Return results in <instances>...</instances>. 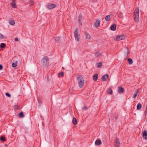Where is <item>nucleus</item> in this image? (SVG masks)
<instances>
[{
    "instance_id": "4be33fe9",
    "label": "nucleus",
    "mask_w": 147,
    "mask_h": 147,
    "mask_svg": "<svg viewBox=\"0 0 147 147\" xmlns=\"http://www.w3.org/2000/svg\"><path fill=\"white\" fill-rule=\"evenodd\" d=\"M19 117L20 118H22L24 117V115L22 112H20L19 115Z\"/></svg>"
},
{
    "instance_id": "6ab92c4d",
    "label": "nucleus",
    "mask_w": 147,
    "mask_h": 147,
    "mask_svg": "<svg viewBox=\"0 0 147 147\" xmlns=\"http://www.w3.org/2000/svg\"><path fill=\"white\" fill-rule=\"evenodd\" d=\"M105 20L107 21H109L110 20V15L107 16L105 17Z\"/></svg>"
},
{
    "instance_id": "7c9ffc66",
    "label": "nucleus",
    "mask_w": 147,
    "mask_h": 147,
    "mask_svg": "<svg viewBox=\"0 0 147 147\" xmlns=\"http://www.w3.org/2000/svg\"><path fill=\"white\" fill-rule=\"evenodd\" d=\"M82 15L81 14H80L78 18V21L79 23L81 22V20L82 19Z\"/></svg>"
},
{
    "instance_id": "b1692460",
    "label": "nucleus",
    "mask_w": 147,
    "mask_h": 147,
    "mask_svg": "<svg viewBox=\"0 0 147 147\" xmlns=\"http://www.w3.org/2000/svg\"><path fill=\"white\" fill-rule=\"evenodd\" d=\"M6 44L4 43H1L0 45V48L2 49L5 48Z\"/></svg>"
},
{
    "instance_id": "f257e3e1",
    "label": "nucleus",
    "mask_w": 147,
    "mask_h": 147,
    "mask_svg": "<svg viewBox=\"0 0 147 147\" xmlns=\"http://www.w3.org/2000/svg\"><path fill=\"white\" fill-rule=\"evenodd\" d=\"M77 79L78 82L79 87L82 88L84 85V80L83 77L80 75H78L77 77Z\"/></svg>"
},
{
    "instance_id": "39448f33",
    "label": "nucleus",
    "mask_w": 147,
    "mask_h": 147,
    "mask_svg": "<svg viewBox=\"0 0 147 147\" xmlns=\"http://www.w3.org/2000/svg\"><path fill=\"white\" fill-rule=\"evenodd\" d=\"M120 142L119 139L117 138L115 140V142L114 147H120Z\"/></svg>"
},
{
    "instance_id": "4468645a",
    "label": "nucleus",
    "mask_w": 147,
    "mask_h": 147,
    "mask_svg": "<svg viewBox=\"0 0 147 147\" xmlns=\"http://www.w3.org/2000/svg\"><path fill=\"white\" fill-rule=\"evenodd\" d=\"M102 143L101 141L100 140H96L95 142L96 145L98 146L100 145Z\"/></svg>"
},
{
    "instance_id": "c756f323",
    "label": "nucleus",
    "mask_w": 147,
    "mask_h": 147,
    "mask_svg": "<svg viewBox=\"0 0 147 147\" xmlns=\"http://www.w3.org/2000/svg\"><path fill=\"white\" fill-rule=\"evenodd\" d=\"M64 73L63 72L59 73V76L60 77H62L63 76Z\"/></svg>"
},
{
    "instance_id": "58836bf2",
    "label": "nucleus",
    "mask_w": 147,
    "mask_h": 147,
    "mask_svg": "<svg viewBox=\"0 0 147 147\" xmlns=\"http://www.w3.org/2000/svg\"><path fill=\"white\" fill-rule=\"evenodd\" d=\"M129 51H127V52L126 53V54H125V55L126 56V57H127L128 55L129 54Z\"/></svg>"
},
{
    "instance_id": "aec40b11",
    "label": "nucleus",
    "mask_w": 147,
    "mask_h": 147,
    "mask_svg": "<svg viewBox=\"0 0 147 147\" xmlns=\"http://www.w3.org/2000/svg\"><path fill=\"white\" fill-rule=\"evenodd\" d=\"M72 122L73 123L74 125L77 124V120L74 117L73 118Z\"/></svg>"
},
{
    "instance_id": "5701e85b",
    "label": "nucleus",
    "mask_w": 147,
    "mask_h": 147,
    "mask_svg": "<svg viewBox=\"0 0 147 147\" xmlns=\"http://www.w3.org/2000/svg\"><path fill=\"white\" fill-rule=\"evenodd\" d=\"M129 62V64L130 65H131L133 63V60L131 58H129L127 60Z\"/></svg>"
},
{
    "instance_id": "473e14b6",
    "label": "nucleus",
    "mask_w": 147,
    "mask_h": 147,
    "mask_svg": "<svg viewBox=\"0 0 147 147\" xmlns=\"http://www.w3.org/2000/svg\"><path fill=\"white\" fill-rule=\"evenodd\" d=\"M5 95L8 97H10L11 96V95L9 94L8 93L6 92L5 94Z\"/></svg>"
},
{
    "instance_id": "7ed1b4c3",
    "label": "nucleus",
    "mask_w": 147,
    "mask_h": 147,
    "mask_svg": "<svg viewBox=\"0 0 147 147\" xmlns=\"http://www.w3.org/2000/svg\"><path fill=\"white\" fill-rule=\"evenodd\" d=\"M134 19L136 22H138L139 20V10L136 9L134 11Z\"/></svg>"
},
{
    "instance_id": "f8f14e48",
    "label": "nucleus",
    "mask_w": 147,
    "mask_h": 147,
    "mask_svg": "<svg viewBox=\"0 0 147 147\" xmlns=\"http://www.w3.org/2000/svg\"><path fill=\"white\" fill-rule=\"evenodd\" d=\"M140 89H138L133 94V98L135 99L138 95V93L140 92Z\"/></svg>"
},
{
    "instance_id": "2eb2a0df",
    "label": "nucleus",
    "mask_w": 147,
    "mask_h": 147,
    "mask_svg": "<svg viewBox=\"0 0 147 147\" xmlns=\"http://www.w3.org/2000/svg\"><path fill=\"white\" fill-rule=\"evenodd\" d=\"M54 39L58 43H59L60 41L61 38L59 36L55 37Z\"/></svg>"
},
{
    "instance_id": "1a4fd4ad",
    "label": "nucleus",
    "mask_w": 147,
    "mask_h": 147,
    "mask_svg": "<svg viewBox=\"0 0 147 147\" xmlns=\"http://www.w3.org/2000/svg\"><path fill=\"white\" fill-rule=\"evenodd\" d=\"M125 38V36L124 35H119L118 36H116V39H115V40H121Z\"/></svg>"
},
{
    "instance_id": "6e6552de",
    "label": "nucleus",
    "mask_w": 147,
    "mask_h": 147,
    "mask_svg": "<svg viewBox=\"0 0 147 147\" xmlns=\"http://www.w3.org/2000/svg\"><path fill=\"white\" fill-rule=\"evenodd\" d=\"M125 91V89L121 86L118 87V92L119 93H122Z\"/></svg>"
},
{
    "instance_id": "37998d69",
    "label": "nucleus",
    "mask_w": 147,
    "mask_h": 147,
    "mask_svg": "<svg viewBox=\"0 0 147 147\" xmlns=\"http://www.w3.org/2000/svg\"><path fill=\"white\" fill-rule=\"evenodd\" d=\"M15 40L16 41H18V38H17V37L15 38Z\"/></svg>"
},
{
    "instance_id": "bb28decb",
    "label": "nucleus",
    "mask_w": 147,
    "mask_h": 147,
    "mask_svg": "<svg viewBox=\"0 0 147 147\" xmlns=\"http://www.w3.org/2000/svg\"><path fill=\"white\" fill-rule=\"evenodd\" d=\"M118 16L119 18L123 17V13L120 11L118 12Z\"/></svg>"
},
{
    "instance_id": "9d476101",
    "label": "nucleus",
    "mask_w": 147,
    "mask_h": 147,
    "mask_svg": "<svg viewBox=\"0 0 147 147\" xmlns=\"http://www.w3.org/2000/svg\"><path fill=\"white\" fill-rule=\"evenodd\" d=\"M109 77V76L108 75L105 74L102 77L101 79L102 81H105L108 79Z\"/></svg>"
},
{
    "instance_id": "f3484780",
    "label": "nucleus",
    "mask_w": 147,
    "mask_h": 147,
    "mask_svg": "<svg viewBox=\"0 0 147 147\" xmlns=\"http://www.w3.org/2000/svg\"><path fill=\"white\" fill-rule=\"evenodd\" d=\"M97 67L99 68H100L102 67V62H100L96 64Z\"/></svg>"
},
{
    "instance_id": "a18cd8bd",
    "label": "nucleus",
    "mask_w": 147,
    "mask_h": 147,
    "mask_svg": "<svg viewBox=\"0 0 147 147\" xmlns=\"http://www.w3.org/2000/svg\"><path fill=\"white\" fill-rule=\"evenodd\" d=\"M113 93V91L111 89V94H112Z\"/></svg>"
},
{
    "instance_id": "a19ab883",
    "label": "nucleus",
    "mask_w": 147,
    "mask_h": 147,
    "mask_svg": "<svg viewBox=\"0 0 147 147\" xmlns=\"http://www.w3.org/2000/svg\"><path fill=\"white\" fill-rule=\"evenodd\" d=\"M3 68V66L1 64L0 65V70H1Z\"/></svg>"
},
{
    "instance_id": "cd10ccee",
    "label": "nucleus",
    "mask_w": 147,
    "mask_h": 147,
    "mask_svg": "<svg viewBox=\"0 0 147 147\" xmlns=\"http://www.w3.org/2000/svg\"><path fill=\"white\" fill-rule=\"evenodd\" d=\"M11 5L12 7L13 8H15L16 7V3L13 2H12L11 3Z\"/></svg>"
},
{
    "instance_id": "2f4dec72",
    "label": "nucleus",
    "mask_w": 147,
    "mask_h": 147,
    "mask_svg": "<svg viewBox=\"0 0 147 147\" xmlns=\"http://www.w3.org/2000/svg\"><path fill=\"white\" fill-rule=\"evenodd\" d=\"M0 140L3 141H5L6 140L4 138V137L3 136H1V138H0Z\"/></svg>"
},
{
    "instance_id": "412c9836",
    "label": "nucleus",
    "mask_w": 147,
    "mask_h": 147,
    "mask_svg": "<svg viewBox=\"0 0 147 147\" xmlns=\"http://www.w3.org/2000/svg\"><path fill=\"white\" fill-rule=\"evenodd\" d=\"M85 33L86 38L89 40L91 38L89 34L87 33L86 32Z\"/></svg>"
},
{
    "instance_id": "393cba45",
    "label": "nucleus",
    "mask_w": 147,
    "mask_h": 147,
    "mask_svg": "<svg viewBox=\"0 0 147 147\" xmlns=\"http://www.w3.org/2000/svg\"><path fill=\"white\" fill-rule=\"evenodd\" d=\"M15 24V22L13 20H10L9 21V24L11 25H14Z\"/></svg>"
},
{
    "instance_id": "20e7f679",
    "label": "nucleus",
    "mask_w": 147,
    "mask_h": 147,
    "mask_svg": "<svg viewBox=\"0 0 147 147\" xmlns=\"http://www.w3.org/2000/svg\"><path fill=\"white\" fill-rule=\"evenodd\" d=\"M74 35L76 40L78 41L80 40V38L78 35V29L76 28L74 32Z\"/></svg>"
},
{
    "instance_id": "c9c22d12",
    "label": "nucleus",
    "mask_w": 147,
    "mask_h": 147,
    "mask_svg": "<svg viewBox=\"0 0 147 147\" xmlns=\"http://www.w3.org/2000/svg\"><path fill=\"white\" fill-rule=\"evenodd\" d=\"M107 92L109 94H110V88H109L107 91Z\"/></svg>"
},
{
    "instance_id": "a211bd4d",
    "label": "nucleus",
    "mask_w": 147,
    "mask_h": 147,
    "mask_svg": "<svg viewBox=\"0 0 147 147\" xmlns=\"http://www.w3.org/2000/svg\"><path fill=\"white\" fill-rule=\"evenodd\" d=\"M142 107V105L140 103H138L137 106V110L140 109Z\"/></svg>"
},
{
    "instance_id": "dca6fc26",
    "label": "nucleus",
    "mask_w": 147,
    "mask_h": 147,
    "mask_svg": "<svg viewBox=\"0 0 147 147\" xmlns=\"http://www.w3.org/2000/svg\"><path fill=\"white\" fill-rule=\"evenodd\" d=\"M98 74H94L93 77V80L94 81H96L98 79Z\"/></svg>"
},
{
    "instance_id": "9b49d317",
    "label": "nucleus",
    "mask_w": 147,
    "mask_h": 147,
    "mask_svg": "<svg viewBox=\"0 0 147 147\" xmlns=\"http://www.w3.org/2000/svg\"><path fill=\"white\" fill-rule=\"evenodd\" d=\"M142 136L145 140L147 139V131L145 130L143 132Z\"/></svg>"
},
{
    "instance_id": "c85d7f7f",
    "label": "nucleus",
    "mask_w": 147,
    "mask_h": 147,
    "mask_svg": "<svg viewBox=\"0 0 147 147\" xmlns=\"http://www.w3.org/2000/svg\"><path fill=\"white\" fill-rule=\"evenodd\" d=\"M6 38L5 36H4L2 34L0 33V39Z\"/></svg>"
},
{
    "instance_id": "f704fd0d",
    "label": "nucleus",
    "mask_w": 147,
    "mask_h": 147,
    "mask_svg": "<svg viewBox=\"0 0 147 147\" xmlns=\"http://www.w3.org/2000/svg\"><path fill=\"white\" fill-rule=\"evenodd\" d=\"M14 107L15 109H19V107L18 105H15L14 106Z\"/></svg>"
},
{
    "instance_id": "c03bdc74",
    "label": "nucleus",
    "mask_w": 147,
    "mask_h": 147,
    "mask_svg": "<svg viewBox=\"0 0 147 147\" xmlns=\"http://www.w3.org/2000/svg\"><path fill=\"white\" fill-rule=\"evenodd\" d=\"M18 63V61H15V62L14 63H16V64H17V63Z\"/></svg>"
},
{
    "instance_id": "4c0bfd02",
    "label": "nucleus",
    "mask_w": 147,
    "mask_h": 147,
    "mask_svg": "<svg viewBox=\"0 0 147 147\" xmlns=\"http://www.w3.org/2000/svg\"><path fill=\"white\" fill-rule=\"evenodd\" d=\"M82 109L83 110H87L88 109V108L87 107H86V106H85L84 107H82Z\"/></svg>"
},
{
    "instance_id": "f03ea898",
    "label": "nucleus",
    "mask_w": 147,
    "mask_h": 147,
    "mask_svg": "<svg viewBox=\"0 0 147 147\" xmlns=\"http://www.w3.org/2000/svg\"><path fill=\"white\" fill-rule=\"evenodd\" d=\"M48 60L49 58L47 56L44 57L42 58L41 60V63L42 65L44 67H46Z\"/></svg>"
},
{
    "instance_id": "79ce46f5",
    "label": "nucleus",
    "mask_w": 147,
    "mask_h": 147,
    "mask_svg": "<svg viewBox=\"0 0 147 147\" xmlns=\"http://www.w3.org/2000/svg\"><path fill=\"white\" fill-rule=\"evenodd\" d=\"M147 112V105H146V109H145V113H146Z\"/></svg>"
},
{
    "instance_id": "72a5a7b5",
    "label": "nucleus",
    "mask_w": 147,
    "mask_h": 147,
    "mask_svg": "<svg viewBox=\"0 0 147 147\" xmlns=\"http://www.w3.org/2000/svg\"><path fill=\"white\" fill-rule=\"evenodd\" d=\"M12 66L13 67H15L17 66V65L16 64V63H12Z\"/></svg>"
},
{
    "instance_id": "e433bc0d",
    "label": "nucleus",
    "mask_w": 147,
    "mask_h": 147,
    "mask_svg": "<svg viewBox=\"0 0 147 147\" xmlns=\"http://www.w3.org/2000/svg\"><path fill=\"white\" fill-rule=\"evenodd\" d=\"M38 102L39 103L38 106H40L42 104V102L40 100H38Z\"/></svg>"
},
{
    "instance_id": "423d86ee",
    "label": "nucleus",
    "mask_w": 147,
    "mask_h": 147,
    "mask_svg": "<svg viewBox=\"0 0 147 147\" xmlns=\"http://www.w3.org/2000/svg\"><path fill=\"white\" fill-rule=\"evenodd\" d=\"M47 6V8L51 9L55 7L56 5L54 4L49 3Z\"/></svg>"
},
{
    "instance_id": "0eeeda50",
    "label": "nucleus",
    "mask_w": 147,
    "mask_h": 147,
    "mask_svg": "<svg viewBox=\"0 0 147 147\" xmlns=\"http://www.w3.org/2000/svg\"><path fill=\"white\" fill-rule=\"evenodd\" d=\"M100 23V20L99 19H97L96 20V22L94 23V25L95 27L97 28L99 26Z\"/></svg>"
},
{
    "instance_id": "a878e982",
    "label": "nucleus",
    "mask_w": 147,
    "mask_h": 147,
    "mask_svg": "<svg viewBox=\"0 0 147 147\" xmlns=\"http://www.w3.org/2000/svg\"><path fill=\"white\" fill-rule=\"evenodd\" d=\"M94 55L96 57H98L100 55V53L99 52H95L94 53Z\"/></svg>"
},
{
    "instance_id": "ddd939ff",
    "label": "nucleus",
    "mask_w": 147,
    "mask_h": 147,
    "mask_svg": "<svg viewBox=\"0 0 147 147\" xmlns=\"http://www.w3.org/2000/svg\"><path fill=\"white\" fill-rule=\"evenodd\" d=\"M117 25L116 24H113L111 26V30L115 31L116 29Z\"/></svg>"
},
{
    "instance_id": "ea45409f",
    "label": "nucleus",
    "mask_w": 147,
    "mask_h": 147,
    "mask_svg": "<svg viewBox=\"0 0 147 147\" xmlns=\"http://www.w3.org/2000/svg\"><path fill=\"white\" fill-rule=\"evenodd\" d=\"M30 2H31V3L30 4V5H32L34 4V2L32 1H30Z\"/></svg>"
}]
</instances>
